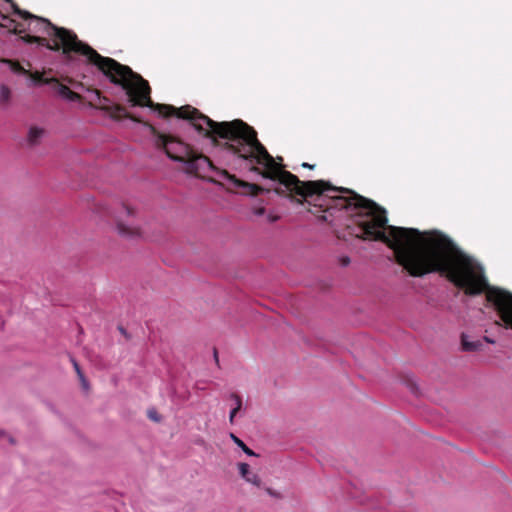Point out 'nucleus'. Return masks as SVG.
<instances>
[{
  "label": "nucleus",
  "instance_id": "obj_8",
  "mask_svg": "<svg viewBox=\"0 0 512 512\" xmlns=\"http://www.w3.org/2000/svg\"><path fill=\"white\" fill-rule=\"evenodd\" d=\"M44 133H45V130L43 128H40L37 126L30 127V129L28 131V135H27V141H28L29 145H31V146L37 145L40 142L41 138L43 137Z\"/></svg>",
  "mask_w": 512,
  "mask_h": 512
},
{
  "label": "nucleus",
  "instance_id": "obj_6",
  "mask_svg": "<svg viewBox=\"0 0 512 512\" xmlns=\"http://www.w3.org/2000/svg\"><path fill=\"white\" fill-rule=\"evenodd\" d=\"M246 482L254 485L255 487L257 488H263L265 489V491L272 497L274 498H277V499H281L282 498V495L281 493L269 488V487H265L263 485V482L260 478V476L256 473H251L246 479H245Z\"/></svg>",
  "mask_w": 512,
  "mask_h": 512
},
{
  "label": "nucleus",
  "instance_id": "obj_12",
  "mask_svg": "<svg viewBox=\"0 0 512 512\" xmlns=\"http://www.w3.org/2000/svg\"><path fill=\"white\" fill-rule=\"evenodd\" d=\"M231 439L233 442L242 449V451L247 454L248 456H255V452L251 450L240 438H238L233 433L230 434Z\"/></svg>",
  "mask_w": 512,
  "mask_h": 512
},
{
  "label": "nucleus",
  "instance_id": "obj_24",
  "mask_svg": "<svg viewBox=\"0 0 512 512\" xmlns=\"http://www.w3.org/2000/svg\"><path fill=\"white\" fill-rule=\"evenodd\" d=\"M7 438H8V440H9V442H10L11 444H14V439H13V437H11V436H7Z\"/></svg>",
  "mask_w": 512,
  "mask_h": 512
},
{
  "label": "nucleus",
  "instance_id": "obj_5",
  "mask_svg": "<svg viewBox=\"0 0 512 512\" xmlns=\"http://www.w3.org/2000/svg\"><path fill=\"white\" fill-rule=\"evenodd\" d=\"M95 95L97 99L102 102L99 106L95 107L108 113L112 119L120 120L122 118H129L135 122H140L137 117L129 114L124 106L119 104L109 105L108 103L110 100L105 96H101V92L99 90H95Z\"/></svg>",
  "mask_w": 512,
  "mask_h": 512
},
{
  "label": "nucleus",
  "instance_id": "obj_7",
  "mask_svg": "<svg viewBox=\"0 0 512 512\" xmlns=\"http://www.w3.org/2000/svg\"><path fill=\"white\" fill-rule=\"evenodd\" d=\"M483 342L481 340L470 341L465 334L461 335V348L466 352H474L482 349Z\"/></svg>",
  "mask_w": 512,
  "mask_h": 512
},
{
  "label": "nucleus",
  "instance_id": "obj_17",
  "mask_svg": "<svg viewBox=\"0 0 512 512\" xmlns=\"http://www.w3.org/2000/svg\"><path fill=\"white\" fill-rule=\"evenodd\" d=\"M65 99L70 100V101H81L82 100V96L79 93L74 92V91H72L70 89V91L68 92V94L65 97Z\"/></svg>",
  "mask_w": 512,
  "mask_h": 512
},
{
  "label": "nucleus",
  "instance_id": "obj_19",
  "mask_svg": "<svg viewBox=\"0 0 512 512\" xmlns=\"http://www.w3.org/2000/svg\"><path fill=\"white\" fill-rule=\"evenodd\" d=\"M301 166H302L303 168H308V169H313V168H314V165H311V164H309V163H307V162L302 163V165H301Z\"/></svg>",
  "mask_w": 512,
  "mask_h": 512
},
{
  "label": "nucleus",
  "instance_id": "obj_14",
  "mask_svg": "<svg viewBox=\"0 0 512 512\" xmlns=\"http://www.w3.org/2000/svg\"><path fill=\"white\" fill-rule=\"evenodd\" d=\"M10 97H11L10 89L7 86L2 85L0 88V102L8 103L10 100Z\"/></svg>",
  "mask_w": 512,
  "mask_h": 512
},
{
  "label": "nucleus",
  "instance_id": "obj_9",
  "mask_svg": "<svg viewBox=\"0 0 512 512\" xmlns=\"http://www.w3.org/2000/svg\"><path fill=\"white\" fill-rule=\"evenodd\" d=\"M47 85H50L52 89L58 93L60 96L65 98L70 91V88L64 84H62L58 79L51 77L50 80L45 81Z\"/></svg>",
  "mask_w": 512,
  "mask_h": 512
},
{
  "label": "nucleus",
  "instance_id": "obj_26",
  "mask_svg": "<svg viewBox=\"0 0 512 512\" xmlns=\"http://www.w3.org/2000/svg\"><path fill=\"white\" fill-rule=\"evenodd\" d=\"M277 219H278V217H271V220H272V221H275V220H277Z\"/></svg>",
  "mask_w": 512,
  "mask_h": 512
},
{
  "label": "nucleus",
  "instance_id": "obj_1",
  "mask_svg": "<svg viewBox=\"0 0 512 512\" xmlns=\"http://www.w3.org/2000/svg\"><path fill=\"white\" fill-rule=\"evenodd\" d=\"M311 213L334 227L338 239L354 236L385 243L396 262L410 276L430 273L445 276L466 295L485 292L499 320L512 330V293L489 286L481 266L440 231L420 232L415 228L389 226L386 211L374 201L348 188L333 187L324 180H311Z\"/></svg>",
  "mask_w": 512,
  "mask_h": 512
},
{
  "label": "nucleus",
  "instance_id": "obj_18",
  "mask_svg": "<svg viewBox=\"0 0 512 512\" xmlns=\"http://www.w3.org/2000/svg\"><path fill=\"white\" fill-rule=\"evenodd\" d=\"M148 417L153 421H160V418L155 411H149Z\"/></svg>",
  "mask_w": 512,
  "mask_h": 512
},
{
  "label": "nucleus",
  "instance_id": "obj_10",
  "mask_svg": "<svg viewBox=\"0 0 512 512\" xmlns=\"http://www.w3.org/2000/svg\"><path fill=\"white\" fill-rule=\"evenodd\" d=\"M230 398L234 401L235 406L230 412L229 415V421L232 424L234 422V418L236 414L241 410L242 408V398L237 393H231Z\"/></svg>",
  "mask_w": 512,
  "mask_h": 512
},
{
  "label": "nucleus",
  "instance_id": "obj_22",
  "mask_svg": "<svg viewBox=\"0 0 512 512\" xmlns=\"http://www.w3.org/2000/svg\"><path fill=\"white\" fill-rule=\"evenodd\" d=\"M214 358H215L216 363H218V353H217L216 349H214Z\"/></svg>",
  "mask_w": 512,
  "mask_h": 512
},
{
  "label": "nucleus",
  "instance_id": "obj_2",
  "mask_svg": "<svg viewBox=\"0 0 512 512\" xmlns=\"http://www.w3.org/2000/svg\"><path fill=\"white\" fill-rule=\"evenodd\" d=\"M0 26L13 34L20 35L29 31L49 36L52 42L46 37L30 34L22 36L21 39L52 51L62 50L68 59L72 52L85 56L88 62L96 66L111 83L120 86L126 92L132 106L149 107L164 117L176 116L189 120L195 130L212 140L213 145L220 146L238 157V119L216 122L189 105L176 108L168 104L154 103L150 96L149 83L140 74L113 58L100 55L91 46L80 41L73 31L57 27L48 19L20 9L13 0H0Z\"/></svg>",
  "mask_w": 512,
  "mask_h": 512
},
{
  "label": "nucleus",
  "instance_id": "obj_16",
  "mask_svg": "<svg viewBox=\"0 0 512 512\" xmlns=\"http://www.w3.org/2000/svg\"><path fill=\"white\" fill-rule=\"evenodd\" d=\"M27 75H29L35 82L41 83V84H46L45 81L50 80V78L43 77V75L40 72L30 73L28 71Z\"/></svg>",
  "mask_w": 512,
  "mask_h": 512
},
{
  "label": "nucleus",
  "instance_id": "obj_25",
  "mask_svg": "<svg viewBox=\"0 0 512 512\" xmlns=\"http://www.w3.org/2000/svg\"><path fill=\"white\" fill-rule=\"evenodd\" d=\"M264 213V208H260L258 211H257V214H263Z\"/></svg>",
  "mask_w": 512,
  "mask_h": 512
},
{
  "label": "nucleus",
  "instance_id": "obj_11",
  "mask_svg": "<svg viewBox=\"0 0 512 512\" xmlns=\"http://www.w3.org/2000/svg\"><path fill=\"white\" fill-rule=\"evenodd\" d=\"M0 62L6 63L9 65L10 69L17 74H28V70H26L19 62L13 61L10 59H0Z\"/></svg>",
  "mask_w": 512,
  "mask_h": 512
},
{
  "label": "nucleus",
  "instance_id": "obj_3",
  "mask_svg": "<svg viewBox=\"0 0 512 512\" xmlns=\"http://www.w3.org/2000/svg\"><path fill=\"white\" fill-rule=\"evenodd\" d=\"M148 126L151 134L155 137L156 147L163 149L171 160L183 163L185 173L221 184L230 191L240 192L247 196H257L270 191L260 185L238 179L225 169L217 168L209 157L181 138L161 133L151 124Z\"/></svg>",
  "mask_w": 512,
  "mask_h": 512
},
{
  "label": "nucleus",
  "instance_id": "obj_20",
  "mask_svg": "<svg viewBox=\"0 0 512 512\" xmlns=\"http://www.w3.org/2000/svg\"><path fill=\"white\" fill-rule=\"evenodd\" d=\"M342 265H348L350 263V259L348 257H344L341 259Z\"/></svg>",
  "mask_w": 512,
  "mask_h": 512
},
{
  "label": "nucleus",
  "instance_id": "obj_4",
  "mask_svg": "<svg viewBox=\"0 0 512 512\" xmlns=\"http://www.w3.org/2000/svg\"><path fill=\"white\" fill-rule=\"evenodd\" d=\"M133 216L134 210L128 205H123L116 222L117 231L120 236L127 239L142 237L141 228L133 222Z\"/></svg>",
  "mask_w": 512,
  "mask_h": 512
},
{
  "label": "nucleus",
  "instance_id": "obj_23",
  "mask_svg": "<svg viewBox=\"0 0 512 512\" xmlns=\"http://www.w3.org/2000/svg\"><path fill=\"white\" fill-rule=\"evenodd\" d=\"M6 436L7 435H6L5 431L0 430V439L3 437H6Z\"/></svg>",
  "mask_w": 512,
  "mask_h": 512
},
{
  "label": "nucleus",
  "instance_id": "obj_13",
  "mask_svg": "<svg viewBox=\"0 0 512 512\" xmlns=\"http://www.w3.org/2000/svg\"><path fill=\"white\" fill-rule=\"evenodd\" d=\"M72 363H73V367H74V369H75V371H76V373H77V375H78V377H79V379H80V381L82 383V387L84 389H88V382H87V380H86V378H85V376H84V374H83L79 364L75 360H72Z\"/></svg>",
  "mask_w": 512,
  "mask_h": 512
},
{
  "label": "nucleus",
  "instance_id": "obj_15",
  "mask_svg": "<svg viewBox=\"0 0 512 512\" xmlns=\"http://www.w3.org/2000/svg\"><path fill=\"white\" fill-rule=\"evenodd\" d=\"M238 469L240 476L245 480L252 472L250 471V467L247 463H239Z\"/></svg>",
  "mask_w": 512,
  "mask_h": 512
},
{
  "label": "nucleus",
  "instance_id": "obj_21",
  "mask_svg": "<svg viewBox=\"0 0 512 512\" xmlns=\"http://www.w3.org/2000/svg\"><path fill=\"white\" fill-rule=\"evenodd\" d=\"M483 340H484L485 342H487V343L494 344V340H492V339H491V338H489V337H486V336H485V337L483 338Z\"/></svg>",
  "mask_w": 512,
  "mask_h": 512
}]
</instances>
